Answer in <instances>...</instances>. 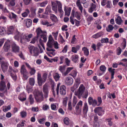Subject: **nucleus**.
<instances>
[{
  "mask_svg": "<svg viewBox=\"0 0 127 127\" xmlns=\"http://www.w3.org/2000/svg\"><path fill=\"white\" fill-rule=\"evenodd\" d=\"M50 15V19L53 21L56 22L58 21L57 17L54 15L51 14Z\"/></svg>",
  "mask_w": 127,
  "mask_h": 127,
  "instance_id": "b1692460",
  "label": "nucleus"
},
{
  "mask_svg": "<svg viewBox=\"0 0 127 127\" xmlns=\"http://www.w3.org/2000/svg\"><path fill=\"white\" fill-rule=\"evenodd\" d=\"M49 108V106L46 104L44 105H43V109L44 110H47Z\"/></svg>",
  "mask_w": 127,
  "mask_h": 127,
  "instance_id": "bf43d9fd",
  "label": "nucleus"
},
{
  "mask_svg": "<svg viewBox=\"0 0 127 127\" xmlns=\"http://www.w3.org/2000/svg\"><path fill=\"white\" fill-rule=\"evenodd\" d=\"M6 88V86L5 85L4 82L3 81L0 82V91H2Z\"/></svg>",
  "mask_w": 127,
  "mask_h": 127,
  "instance_id": "4468645a",
  "label": "nucleus"
},
{
  "mask_svg": "<svg viewBox=\"0 0 127 127\" xmlns=\"http://www.w3.org/2000/svg\"><path fill=\"white\" fill-rule=\"evenodd\" d=\"M43 92H48V85L46 83H45L43 86Z\"/></svg>",
  "mask_w": 127,
  "mask_h": 127,
  "instance_id": "f704fd0d",
  "label": "nucleus"
},
{
  "mask_svg": "<svg viewBox=\"0 0 127 127\" xmlns=\"http://www.w3.org/2000/svg\"><path fill=\"white\" fill-rule=\"evenodd\" d=\"M93 126L94 127H99V123L97 121H95L93 124Z\"/></svg>",
  "mask_w": 127,
  "mask_h": 127,
  "instance_id": "774afa93",
  "label": "nucleus"
},
{
  "mask_svg": "<svg viewBox=\"0 0 127 127\" xmlns=\"http://www.w3.org/2000/svg\"><path fill=\"white\" fill-rule=\"evenodd\" d=\"M60 93L62 95H65L66 93V88L64 85H61L60 88Z\"/></svg>",
  "mask_w": 127,
  "mask_h": 127,
  "instance_id": "6e6552de",
  "label": "nucleus"
},
{
  "mask_svg": "<svg viewBox=\"0 0 127 127\" xmlns=\"http://www.w3.org/2000/svg\"><path fill=\"white\" fill-rule=\"evenodd\" d=\"M93 100V98L91 97H90L88 98V101L90 105H91L92 104Z\"/></svg>",
  "mask_w": 127,
  "mask_h": 127,
  "instance_id": "052dcab7",
  "label": "nucleus"
},
{
  "mask_svg": "<svg viewBox=\"0 0 127 127\" xmlns=\"http://www.w3.org/2000/svg\"><path fill=\"white\" fill-rule=\"evenodd\" d=\"M47 74L46 73H44L43 74V79L44 80V82H45L46 80L47 77Z\"/></svg>",
  "mask_w": 127,
  "mask_h": 127,
  "instance_id": "e2e57ef3",
  "label": "nucleus"
},
{
  "mask_svg": "<svg viewBox=\"0 0 127 127\" xmlns=\"http://www.w3.org/2000/svg\"><path fill=\"white\" fill-rule=\"evenodd\" d=\"M16 35L15 36V39L17 40H19L20 37V33L18 31H17L16 33Z\"/></svg>",
  "mask_w": 127,
  "mask_h": 127,
  "instance_id": "a19ab883",
  "label": "nucleus"
},
{
  "mask_svg": "<svg viewBox=\"0 0 127 127\" xmlns=\"http://www.w3.org/2000/svg\"><path fill=\"white\" fill-rule=\"evenodd\" d=\"M41 24L43 25H47V26H52V24L48 25L49 23L47 21H42L41 22Z\"/></svg>",
  "mask_w": 127,
  "mask_h": 127,
  "instance_id": "de8ad7c7",
  "label": "nucleus"
},
{
  "mask_svg": "<svg viewBox=\"0 0 127 127\" xmlns=\"http://www.w3.org/2000/svg\"><path fill=\"white\" fill-rule=\"evenodd\" d=\"M114 28V27L112 25H110L106 28V29L107 32H110V31H112Z\"/></svg>",
  "mask_w": 127,
  "mask_h": 127,
  "instance_id": "4c0bfd02",
  "label": "nucleus"
},
{
  "mask_svg": "<svg viewBox=\"0 0 127 127\" xmlns=\"http://www.w3.org/2000/svg\"><path fill=\"white\" fill-rule=\"evenodd\" d=\"M54 78L55 80L56 81H57L59 80L60 77V76L58 73H56L53 75Z\"/></svg>",
  "mask_w": 127,
  "mask_h": 127,
  "instance_id": "cd10ccee",
  "label": "nucleus"
},
{
  "mask_svg": "<svg viewBox=\"0 0 127 127\" xmlns=\"http://www.w3.org/2000/svg\"><path fill=\"white\" fill-rule=\"evenodd\" d=\"M78 55H74L72 56L71 58L72 60L75 63H76L78 60Z\"/></svg>",
  "mask_w": 127,
  "mask_h": 127,
  "instance_id": "412c9836",
  "label": "nucleus"
},
{
  "mask_svg": "<svg viewBox=\"0 0 127 127\" xmlns=\"http://www.w3.org/2000/svg\"><path fill=\"white\" fill-rule=\"evenodd\" d=\"M32 36V34H30L27 36L25 34L23 35L22 34L21 36L20 42L21 43H25L26 41L29 42L30 41V38Z\"/></svg>",
  "mask_w": 127,
  "mask_h": 127,
  "instance_id": "20e7f679",
  "label": "nucleus"
},
{
  "mask_svg": "<svg viewBox=\"0 0 127 127\" xmlns=\"http://www.w3.org/2000/svg\"><path fill=\"white\" fill-rule=\"evenodd\" d=\"M55 42L54 41V40H51L49 39L47 45L48 47L50 48H52Z\"/></svg>",
  "mask_w": 127,
  "mask_h": 127,
  "instance_id": "6ab92c4d",
  "label": "nucleus"
},
{
  "mask_svg": "<svg viewBox=\"0 0 127 127\" xmlns=\"http://www.w3.org/2000/svg\"><path fill=\"white\" fill-rule=\"evenodd\" d=\"M4 58L1 57H0V63L2 70L4 72L6 71L9 65L8 62L3 60Z\"/></svg>",
  "mask_w": 127,
  "mask_h": 127,
  "instance_id": "f03ea898",
  "label": "nucleus"
},
{
  "mask_svg": "<svg viewBox=\"0 0 127 127\" xmlns=\"http://www.w3.org/2000/svg\"><path fill=\"white\" fill-rule=\"evenodd\" d=\"M30 13V11L28 9H27L26 10V11L22 14V15L23 17H25L27 16L28 14H29Z\"/></svg>",
  "mask_w": 127,
  "mask_h": 127,
  "instance_id": "bb28decb",
  "label": "nucleus"
},
{
  "mask_svg": "<svg viewBox=\"0 0 127 127\" xmlns=\"http://www.w3.org/2000/svg\"><path fill=\"white\" fill-rule=\"evenodd\" d=\"M76 5L77 6L78 8L80 11L81 13H82V11L83 8L80 3V0H77L76 2Z\"/></svg>",
  "mask_w": 127,
  "mask_h": 127,
  "instance_id": "ddd939ff",
  "label": "nucleus"
},
{
  "mask_svg": "<svg viewBox=\"0 0 127 127\" xmlns=\"http://www.w3.org/2000/svg\"><path fill=\"white\" fill-rule=\"evenodd\" d=\"M72 79L70 77H68L66 78L65 83L67 85H71L73 83Z\"/></svg>",
  "mask_w": 127,
  "mask_h": 127,
  "instance_id": "2eb2a0df",
  "label": "nucleus"
},
{
  "mask_svg": "<svg viewBox=\"0 0 127 127\" xmlns=\"http://www.w3.org/2000/svg\"><path fill=\"white\" fill-rule=\"evenodd\" d=\"M18 98L19 99L22 101L25 100L26 99V97H22L21 95H20L19 96Z\"/></svg>",
  "mask_w": 127,
  "mask_h": 127,
  "instance_id": "680f3d73",
  "label": "nucleus"
},
{
  "mask_svg": "<svg viewBox=\"0 0 127 127\" xmlns=\"http://www.w3.org/2000/svg\"><path fill=\"white\" fill-rule=\"evenodd\" d=\"M82 49L83 51H84V54L86 56H88L89 54L88 49L86 47H83Z\"/></svg>",
  "mask_w": 127,
  "mask_h": 127,
  "instance_id": "c756f323",
  "label": "nucleus"
},
{
  "mask_svg": "<svg viewBox=\"0 0 127 127\" xmlns=\"http://www.w3.org/2000/svg\"><path fill=\"white\" fill-rule=\"evenodd\" d=\"M41 38H42L43 40V41L45 42L46 41L47 39L46 36V35L43 34H41Z\"/></svg>",
  "mask_w": 127,
  "mask_h": 127,
  "instance_id": "a18cd8bd",
  "label": "nucleus"
},
{
  "mask_svg": "<svg viewBox=\"0 0 127 127\" xmlns=\"http://www.w3.org/2000/svg\"><path fill=\"white\" fill-rule=\"evenodd\" d=\"M51 107L52 110H56L57 107L56 105L54 104H51Z\"/></svg>",
  "mask_w": 127,
  "mask_h": 127,
  "instance_id": "338daca9",
  "label": "nucleus"
},
{
  "mask_svg": "<svg viewBox=\"0 0 127 127\" xmlns=\"http://www.w3.org/2000/svg\"><path fill=\"white\" fill-rule=\"evenodd\" d=\"M96 5L95 4L92 3L91 7L89 10V12L91 13H92L93 11L96 8Z\"/></svg>",
  "mask_w": 127,
  "mask_h": 127,
  "instance_id": "393cba45",
  "label": "nucleus"
},
{
  "mask_svg": "<svg viewBox=\"0 0 127 127\" xmlns=\"http://www.w3.org/2000/svg\"><path fill=\"white\" fill-rule=\"evenodd\" d=\"M75 94L79 98H80L82 94L78 90L77 91L75 92Z\"/></svg>",
  "mask_w": 127,
  "mask_h": 127,
  "instance_id": "79ce46f5",
  "label": "nucleus"
},
{
  "mask_svg": "<svg viewBox=\"0 0 127 127\" xmlns=\"http://www.w3.org/2000/svg\"><path fill=\"white\" fill-rule=\"evenodd\" d=\"M29 99L30 104H33L34 102V100L33 98L32 97V95H30Z\"/></svg>",
  "mask_w": 127,
  "mask_h": 127,
  "instance_id": "58836bf2",
  "label": "nucleus"
},
{
  "mask_svg": "<svg viewBox=\"0 0 127 127\" xmlns=\"http://www.w3.org/2000/svg\"><path fill=\"white\" fill-rule=\"evenodd\" d=\"M20 72L21 74H28L27 70L25 68L24 65H22L21 66Z\"/></svg>",
  "mask_w": 127,
  "mask_h": 127,
  "instance_id": "a211bd4d",
  "label": "nucleus"
},
{
  "mask_svg": "<svg viewBox=\"0 0 127 127\" xmlns=\"http://www.w3.org/2000/svg\"><path fill=\"white\" fill-rule=\"evenodd\" d=\"M31 0H23L24 4L26 5H28L30 4Z\"/></svg>",
  "mask_w": 127,
  "mask_h": 127,
  "instance_id": "6e6d98bb",
  "label": "nucleus"
},
{
  "mask_svg": "<svg viewBox=\"0 0 127 127\" xmlns=\"http://www.w3.org/2000/svg\"><path fill=\"white\" fill-rule=\"evenodd\" d=\"M47 3L48 2L47 1H45L41 3H39L38 4L41 7H44Z\"/></svg>",
  "mask_w": 127,
  "mask_h": 127,
  "instance_id": "ea45409f",
  "label": "nucleus"
},
{
  "mask_svg": "<svg viewBox=\"0 0 127 127\" xmlns=\"http://www.w3.org/2000/svg\"><path fill=\"white\" fill-rule=\"evenodd\" d=\"M67 97L64 98L63 101V105L65 106H66L67 104Z\"/></svg>",
  "mask_w": 127,
  "mask_h": 127,
  "instance_id": "4d7b16f0",
  "label": "nucleus"
},
{
  "mask_svg": "<svg viewBox=\"0 0 127 127\" xmlns=\"http://www.w3.org/2000/svg\"><path fill=\"white\" fill-rule=\"evenodd\" d=\"M20 114L21 117L25 118L26 116L27 113L26 112L23 111L21 112Z\"/></svg>",
  "mask_w": 127,
  "mask_h": 127,
  "instance_id": "49530a36",
  "label": "nucleus"
},
{
  "mask_svg": "<svg viewBox=\"0 0 127 127\" xmlns=\"http://www.w3.org/2000/svg\"><path fill=\"white\" fill-rule=\"evenodd\" d=\"M36 31L37 33V37H38L40 35L41 36V34L46 33V32L42 31L40 28H37L36 29Z\"/></svg>",
  "mask_w": 127,
  "mask_h": 127,
  "instance_id": "f8f14e48",
  "label": "nucleus"
},
{
  "mask_svg": "<svg viewBox=\"0 0 127 127\" xmlns=\"http://www.w3.org/2000/svg\"><path fill=\"white\" fill-rule=\"evenodd\" d=\"M58 11L59 12L61 15L60 17L61 18L62 17L64 12L62 10V8H61L60 6H59Z\"/></svg>",
  "mask_w": 127,
  "mask_h": 127,
  "instance_id": "72a5a7b5",
  "label": "nucleus"
},
{
  "mask_svg": "<svg viewBox=\"0 0 127 127\" xmlns=\"http://www.w3.org/2000/svg\"><path fill=\"white\" fill-rule=\"evenodd\" d=\"M88 111V106L87 105V103L85 102L84 104L83 109V114L85 115L87 114Z\"/></svg>",
  "mask_w": 127,
  "mask_h": 127,
  "instance_id": "f3484780",
  "label": "nucleus"
},
{
  "mask_svg": "<svg viewBox=\"0 0 127 127\" xmlns=\"http://www.w3.org/2000/svg\"><path fill=\"white\" fill-rule=\"evenodd\" d=\"M36 9H34L33 8H31V15L32 17H34L36 15L35 11Z\"/></svg>",
  "mask_w": 127,
  "mask_h": 127,
  "instance_id": "473e14b6",
  "label": "nucleus"
},
{
  "mask_svg": "<svg viewBox=\"0 0 127 127\" xmlns=\"http://www.w3.org/2000/svg\"><path fill=\"white\" fill-rule=\"evenodd\" d=\"M65 67V65L63 66H60L59 67V70L62 73H64Z\"/></svg>",
  "mask_w": 127,
  "mask_h": 127,
  "instance_id": "37998d69",
  "label": "nucleus"
},
{
  "mask_svg": "<svg viewBox=\"0 0 127 127\" xmlns=\"http://www.w3.org/2000/svg\"><path fill=\"white\" fill-rule=\"evenodd\" d=\"M29 48L30 50V53L31 54L32 53H33V56H37L38 55L39 51L37 48L33 46H30Z\"/></svg>",
  "mask_w": 127,
  "mask_h": 127,
  "instance_id": "39448f33",
  "label": "nucleus"
},
{
  "mask_svg": "<svg viewBox=\"0 0 127 127\" xmlns=\"http://www.w3.org/2000/svg\"><path fill=\"white\" fill-rule=\"evenodd\" d=\"M52 10L54 11L56 13H57L58 11L57 7L58 6V10L59 6H60L61 8H62V5L61 3L59 1H57L55 2H52Z\"/></svg>",
  "mask_w": 127,
  "mask_h": 127,
  "instance_id": "7ed1b4c3",
  "label": "nucleus"
},
{
  "mask_svg": "<svg viewBox=\"0 0 127 127\" xmlns=\"http://www.w3.org/2000/svg\"><path fill=\"white\" fill-rule=\"evenodd\" d=\"M31 71L30 72V73L31 75H34L35 73L36 70L34 68H31L30 69Z\"/></svg>",
  "mask_w": 127,
  "mask_h": 127,
  "instance_id": "864d4df0",
  "label": "nucleus"
},
{
  "mask_svg": "<svg viewBox=\"0 0 127 127\" xmlns=\"http://www.w3.org/2000/svg\"><path fill=\"white\" fill-rule=\"evenodd\" d=\"M30 84L31 86H33L34 84V80L33 78H30L29 81Z\"/></svg>",
  "mask_w": 127,
  "mask_h": 127,
  "instance_id": "e433bc0d",
  "label": "nucleus"
},
{
  "mask_svg": "<svg viewBox=\"0 0 127 127\" xmlns=\"http://www.w3.org/2000/svg\"><path fill=\"white\" fill-rule=\"evenodd\" d=\"M106 6L108 8H110L111 7V3L110 1L108 0L107 1Z\"/></svg>",
  "mask_w": 127,
  "mask_h": 127,
  "instance_id": "69168bd1",
  "label": "nucleus"
},
{
  "mask_svg": "<svg viewBox=\"0 0 127 127\" xmlns=\"http://www.w3.org/2000/svg\"><path fill=\"white\" fill-rule=\"evenodd\" d=\"M24 23L25 24L26 26L29 28L32 25V21L30 19H26L24 20Z\"/></svg>",
  "mask_w": 127,
  "mask_h": 127,
  "instance_id": "9b49d317",
  "label": "nucleus"
},
{
  "mask_svg": "<svg viewBox=\"0 0 127 127\" xmlns=\"http://www.w3.org/2000/svg\"><path fill=\"white\" fill-rule=\"evenodd\" d=\"M15 27L13 26H11L8 28L7 33L8 34H12L14 30Z\"/></svg>",
  "mask_w": 127,
  "mask_h": 127,
  "instance_id": "dca6fc26",
  "label": "nucleus"
},
{
  "mask_svg": "<svg viewBox=\"0 0 127 127\" xmlns=\"http://www.w3.org/2000/svg\"><path fill=\"white\" fill-rule=\"evenodd\" d=\"M102 43H108L109 42V39L107 38H102L100 40Z\"/></svg>",
  "mask_w": 127,
  "mask_h": 127,
  "instance_id": "2f4dec72",
  "label": "nucleus"
},
{
  "mask_svg": "<svg viewBox=\"0 0 127 127\" xmlns=\"http://www.w3.org/2000/svg\"><path fill=\"white\" fill-rule=\"evenodd\" d=\"M100 70L104 72L106 70V67L104 65H101L100 67Z\"/></svg>",
  "mask_w": 127,
  "mask_h": 127,
  "instance_id": "13d9d810",
  "label": "nucleus"
},
{
  "mask_svg": "<svg viewBox=\"0 0 127 127\" xmlns=\"http://www.w3.org/2000/svg\"><path fill=\"white\" fill-rule=\"evenodd\" d=\"M15 0H11L9 2V4L11 6H14L16 4Z\"/></svg>",
  "mask_w": 127,
  "mask_h": 127,
  "instance_id": "3c124183",
  "label": "nucleus"
},
{
  "mask_svg": "<svg viewBox=\"0 0 127 127\" xmlns=\"http://www.w3.org/2000/svg\"><path fill=\"white\" fill-rule=\"evenodd\" d=\"M33 93L35 98L37 102H40L43 100L44 97L42 92L35 89Z\"/></svg>",
  "mask_w": 127,
  "mask_h": 127,
  "instance_id": "f257e3e1",
  "label": "nucleus"
},
{
  "mask_svg": "<svg viewBox=\"0 0 127 127\" xmlns=\"http://www.w3.org/2000/svg\"><path fill=\"white\" fill-rule=\"evenodd\" d=\"M10 46L9 44L6 43L3 46V49L5 52H7L10 48Z\"/></svg>",
  "mask_w": 127,
  "mask_h": 127,
  "instance_id": "4be33fe9",
  "label": "nucleus"
},
{
  "mask_svg": "<svg viewBox=\"0 0 127 127\" xmlns=\"http://www.w3.org/2000/svg\"><path fill=\"white\" fill-rule=\"evenodd\" d=\"M75 16L78 20L80 19V14L78 12L76 11L75 12Z\"/></svg>",
  "mask_w": 127,
  "mask_h": 127,
  "instance_id": "8fccbe9b",
  "label": "nucleus"
},
{
  "mask_svg": "<svg viewBox=\"0 0 127 127\" xmlns=\"http://www.w3.org/2000/svg\"><path fill=\"white\" fill-rule=\"evenodd\" d=\"M12 51L15 53L18 52L19 50V48L18 46L15 43L13 44L12 45Z\"/></svg>",
  "mask_w": 127,
  "mask_h": 127,
  "instance_id": "1a4fd4ad",
  "label": "nucleus"
},
{
  "mask_svg": "<svg viewBox=\"0 0 127 127\" xmlns=\"http://www.w3.org/2000/svg\"><path fill=\"white\" fill-rule=\"evenodd\" d=\"M71 8L70 7H67L66 6L64 7V11L65 13V15L69 16L70 15Z\"/></svg>",
  "mask_w": 127,
  "mask_h": 127,
  "instance_id": "9d476101",
  "label": "nucleus"
},
{
  "mask_svg": "<svg viewBox=\"0 0 127 127\" xmlns=\"http://www.w3.org/2000/svg\"><path fill=\"white\" fill-rule=\"evenodd\" d=\"M85 89V87L83 86V85L81 84L80 85L79 87L78 90L80 92V93L82 94L84 92Z\"/></svg>",
  "mask_w": 127,
  "mask_h": 127,
  "instance_id": "c85d7f7f",
  "label": "nucleus"
},
{
  "mask_svg": "<svg viewBox=\"0 0 127 127\" xmlns=\"http://www.w3.org/2000/svg\"><path fill=\"white\" fill-rule=\"evenodd\" d=\"M96 24L97 25V28L98 29H101V27L100 25H98L99 24L101 23L100 21L99 20H98L96 22Z\"/></svg>",
  "mask_w": 127,
  "mask_h": 127,
  "instance_id": "c03bdc74",
  "label": "nucleus"
},
{
  "mask_svg": "<svg viewBox=\"0 0 127 127\" xmlns=\"http://www.w3.org/2000/svg\"><path fill=\"white\" fill-rule=\"evenodd\" d=\"M115 69H112V68H109L108 69V71L109 72L111 73V79H112L114 78V70Z\"/></svg>",
  "mask_w": 127,
  "mask_h": 127,
  "instance_id": "a878e982",
  "label": "nucleus"
},
{
  "mask_svg": "<svg viewBox=\"0 0 127 127\" xmlns=\"http://www.w3.org/2000/svg\"><path fill=\"white\" fill-rule=\"evenodd\" d=\"M68 109L71 111L72 110V107L71 105V102L70 101H69L68 102Z\"/></svg>",
  "mask_w": 127,
  "mask_h": 127,
  "instance_id": "603ef678",
  "label": "nucleus"
},
{
  "mask_svg": "<svg viewBox=\"0 0 127 127\" xmlns=\"http://www.w3.org/2000/svg\"><path fill=\"white\" fill-rule=\"evenodd\" d=\"M82 101H80L77 104L75 109L76 112L78 114H79L81 112V108L82 105Z\"/></svg>",
  "mask_w": 127,
  "mask_h": 127,
  "instance_id": "423d86ee",
  "label": "nucleus"
},
{
  "mask_svg": "<svg viewBox=\"0 0 127 127\" xmlns=\"http://www.w3.org/2000/svg\"><path fill=\"white\" fill-rule=\"evenodd\" d=\"M94 111L95 113L97 114L99 116H102V112H104L101 107H98L95 108Z\"/></svg>",
  "mask_w": 127,
  "mask_h": 127,
  "instance_id": "0eeeda50",
  "label": "nucleus"
},
{
  "mask_svg": "<svg viewBox=\"0 0 127 127\" xmlns=\"http://www.w3.org/2000/svg\"><path fill=\"white\" fill-rule=\"evenodd\" d=\"M5 30V29L3 27H0V34L1 35L4 34V31Z\"/></svg>",
  "mask_w": 127,
  "mask_h": 127,
  "instance_id": "09e8293b",
  "label": "nucleus"
},
{
  "mask_svg": "<svg viewBox=\"0 0 127 127\" xmlns=\"http://www.w3.org/2000/svg\"><path fill=\"white\" fill-rule=\"evenodd\" d=\"M77 102V99L76 97L74 96L72 100V105L73 107H74Z\"/></svg>",
  "mask_w": 127,
  "mask_h": 127,
  "instance_id": "c9c22d12",
  "label": "nucleus"
},
{
  "mask_svg": "<svg viewBox=\"0 0 127 127\" xmlns=\"http://www.w3.org/2000/svg\"><path fill=\"white\" fill-rule=\"evenodd\" d=\"M117 54L118 55H119L122 52V49L120 47H119L117 49Z\"/></svg>",
  "mask_w": 127,
  "mask_h": 127,
  "instance_id": "0e129e2a",
  "label": "nucleus"
},
{
  "mask_svg": "<svg viewBox=\"0 0 127 127\" xmlns=\"http://www.w3.org/2000/svg\"><path fill=\"white\" fill-rule=\"evenodd\" d=\"M73 67H68L67 68L66 71L64 73V76H66L70 71L73 69Z\"/></svg>",
  "mask_w": 127,
  "mask_h": 127,
  "instance_id": "7c9ffc66",
  "label": "nucleus"
},
{
  "mask_svg": "<svg viewBox=\"0 0 127 127\" xmlns=\"http://www.w3.org/2000/svg\"><path fill=\"white\" fill-rule=\"evenodd\" d=\"M103 34V32H101L94 35H93L92 37L93 38L96 39L100 37Z\"/></svg>",
  "mask_w": 127,
  "mask_h": 127,
  "instance_id": "aec40b11",
  "label": "nucleus"
},
{
  "mask_svg": "<svg viewBox=\"0 0 127 127\" xmlns=\"http://www.w3.org/2000/svg\"><path fill=\"white\" fill-rule=\"evenodd\" d=\"M115 21L116 23L119 25H121L123 23V20H122L121 17L120 16H118L117 18L116 19Z\"/></svg>",
  "mask_w": 127,
  "mask_h": 127,
  "instance_id": "5701e85b",
  "label": "nucleus"
},
{
  "mask_svg": "<svg viewBox=\"0 0 127 127\" xmlns=\"http://www.w3.org/2000/svg\"><path fill=\"white\" fill-rule=\"evenodd\" d=\"M64 122L65 124L68 125L69 123V119L68 118H65L64 119Z\"/></svg>",
  "mask_w": 127,
  "mask_h": 127,
  "instance_id": "5fc2aeb1",
  "label": "nucleus"
}]
</instances>
